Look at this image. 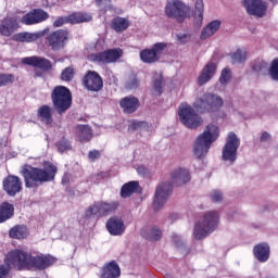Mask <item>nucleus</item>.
I'll return each instance as SVG.
<instances>
[{
  "instance_id": "31",
  "label": "nucleus",
  "mask_w": 278,
  "mask_h": 278,
  "mask_svg": "<svg viewBox=\"0 0 278 278\" xmlns=\"http://www.w3.org/2000/svg\"><path fill=\"white\" fill-rule=\"evenodd\" d=\"M129 28V20L121 16H116L111 21V29L116 31V34H123Z\"/></svg>"
},
{
  "instance_id": "38",
  "label": "nucleus",
  "mask_w": 278,
  "mask_h": 278,
  "mask_svg": "<svg viewBox=\"0 0 278 278\" xmlns=\"http://www.w3.org/2000/svg\"><path fill=\"white\" fill-rule=\"evenodd\" d=\"M231 60L232 64H242L247 62V51L238 49L235 53H232Z\"/></svg>"
},
{
  "instance_id": "25",
  "label": "nucleus",
  "mask_w": 278,
  "mask_h": 278,
  "mask_svg": "<svg viewBox=\"0 0 278 278\" xmlns=\"http://www.w3.org/2000/svg\"><path fill=\"white\" fill-rule=\"evenodd\" d=\"M101 278H118L121 277V266H118V263L116 261H111L106 263L101 268Z\"/></svg>"
},
{
  "instance_id": "36",
  "label": "nucleus",
  "mask_w": 278,
  "mask_h": 278,
  "mask_svg": "<svg viewBox=\"0 0 278 278\" xmlns=\"http://www.w3.org/2000/svg\"><path fill=\"white\" fill-rule=\"evenodd\" d=\"M72 25H77L79 23H90L92 21V15L86 13H73L67 16Z\"/></svg>"
},
{
  "instance_id": "46",
  "label": "nucleus",
  "mask_w": 278,
  "mask_h": 278,
  "mask_svg": "<svg viewBox=\"0 0 278 278\" xmlns=\"http://www.w3.org/2000/svg\"><path fill=\"white\" fill-rule=\"evenodd\" d=\"M138 86H140V80L136 76H132L126 84V88H128V90H134L138 88Z\"/></svg>"
},
{
  "instance_id": "28",
  "label": "nucleus",
  "mask_w": 278,
  "mask_h": 278,
  "mask_svg": "<svg viewBox=\"0 0 278 278\" xmlns=\"http://www.w3.org/2000/svg\"><path fill=\"white\" fill-rule=\"evenodd\" d=\"M136 192H142V188H140V182L132 180L123 185L121 197L122 199H128V197L136 194Z\"/></svg>"
},
{
  "instance_id": "30",
  "label": "nucleus",
  "mask_w": 278,
  "mask_h": 278,
  "mask_svg": "<svg viewBox=\"0 0 278 278\" xmlns=\"http://www.w3.org/2000/svg\"><path fill=\"white\" fill-rule=\"evenodd\" d=\"M220 29V21L215 20L205 26L200 35L201 40H207V38H211V36H214L216 31Z\"/></svg>"
},
{
  "instance_id": "35",
  "label": "nucleus",
  "mask_w": 278,
  "mask_h": 278,
  "mask_svg": "<svg viewBox=\"0 0 278 278\" xmlns=\"http://www.w3.org/2000/svg\"><path fill=\"white\" fill-rule=\"evenodd\" d=\"M39 38L40 36L38 34L27 31L13 35L14 42H36Z\"/></svg>"
},
{
  "instance_id": "33",
  "label": "nucleus",
  "mask_w": 278,
  "mask_h": 278,
  "mask_svg": "<svg viewBox=\"0 0 278 278\" xmlns=\"http://www.w3.org/2000/svg\"><path fill=\"white\" fill-rule=\"evenodd\" d=\"M205 12V3L203 0H197L193 11L194 25L201 27L203 25V13Z\"/></svg>"
},
{
  "instance_id": "16",
  "label": "nucleus",
  "mask_w": 278,
  "mask_h": 278,
  "mask_svg": "<svg viewBox=\"0 0 278 278\" xmlns=\"http://www.w3.org/2000/svg\"><path fill=\"white\" fill-rule=\"evenodd\" d=\"M249 16H256V18H264L268 12V3L264 0H243Z\"/></svg>"
},
{
  "instance_id": "37",
  "label": "nucleus",
  "mask_w": 278,
  "mask_h": 278,
  "mask_svg": "<svg viewBox=\"0 0 278 278\" xmlns=\"http://www.w3.org/2000/svg\"><path fill=\"white\" fill-rule=\"evenodd\" d=\"M55 147L59 153H64L65 151H71L73 149L71 141L66 139V137H62L59 141H56Z\"/></svg>"
},
{
  "instance_id": "18",
  "label": "nucleus",
  "mask_w": 278,
  "mask_h": 278,
  "mask_svg": "<svg viewBox=\"0 0 278 278\" xmlns=\"http://www.w3.org/2000/svg\"><path fill=\"white\" fill-rule=\"evenodd\" d=\"M3 190L9 197H16L23 190V181L18 176L9 175L3 179Z\"/></svg>"
},
{
  "instance_id": "14",
  "label": "nucleus",
  "mask_w": 278,
  "mask_h": 278,
  "mask_svg": "<svg viewBox=\"0 0 278 278\" xmlns=\"http://www.w3.org/2000/svg\"><path fill=\"white\" fill-rule=\"evenodd\" d=\"M67 40L68 30L65 29L54 30L46 37V42L52 51H60V49H64Z\"/></svg>"
},
{
  "instance_id": "2",
  "label": "nucleus",
  "mask_w": 278,
  "mask_h": 278,
  "mask_svg": "<svg viewBox=\"0 0 278 278\" xmlns=\"http://www.w3.org/2000/svg\"><path fill=\"white\" fill-rule=\"evenodd\" d=\"M24 184L27 188H40L42 184L55 181L58 175V166L49 161L43 162V167H34L24 165L22 169Z\"/></svg>"
},
{
  "instance_id": "53",
  "label": "nucleus",
  "mask_w": 278,
  "mask_h": 278,
  "mask_svg": "<svg viewBox=\"0 0 278 278\" xmlns=\"http://www.w3.org/2000/svg\"><path fill=\"white\" fill-rule=\"evenodd\" d=\"M142 125H144V122H138V121L131 122L132 129H139V127H142Z\"/></svg>"
},
{
  "instance_id": "32",
  "label": "nucleus",
  "mask_w": 278,
  "mask_h": 278,
  "mask_svg": "<svg viewBox=\"0 0 278 278\" xmlns=\"http://www.w3.org/2000/svg\"><path fill=\"white\" fill-rule=\"evenodd\" d=\"M14 216V204L2 202L0 204V224L10 220Z\"/></svg>"
},
{
  "instance_id": "44",
  "label": "nucleus",
  "mask_w": 278,
  "mask_h": 278,
  "mask_svg": "<svg viewBox=\"0 0 278 278\" xmlns=\"http://www.w3.org/2000/svg\"><path fill=\"white\" fill-rule=\"evenodd\" d=\"M269 75L271 79H275L276 81H278V59H275L271 62V66L269 68Z\"/></svg>"
},
{
  "instance_id": "42",
  "label": "nucleus",
  "mask_w": 278,
  "mask_h": 278,
  "mask_svg": "<svg viewBox=\"0 0 278 278\" xmlns=\"http://www.w3.org/2000/svg\"><path fill=\"white\" fill-rule=\"evenodd\" d=\"M231 81V70L229 67H225L222 71L220 77H219V83L225 86Z\"/></svg>"
},
{
  "instance_id": "41",
  "label": "nucleus",
  "mask_w": 278,
  "mask_h": 278,
  "mask_svg": "<svg viewBox=\"0 0 278 278\" xmlns=\"http://www.w3.org/2000/svg\"><path fill=\"white\" fill-rule=\"evenodd\" d=\"M153 91L156 97H161V94L164 92V78L159 77L153 81Z\"/></svg>"
},
{
  "instance_id": "8",
  "label": "nucleus",
  "mask_w": 278,
  "mask_h": 278,
  "mask_svg": "<svg viewBox=\"0 0 278 278\" xmlns=\"http://www.w3.org/2000/svg\"><path fill=\"white\" fill-rule=\"evenodd\" d=\"M118 202H105L100 201L91 204L85 212V218H92V216H97L98 218H103L105 216H110V214H114L118 210Z\"/></svg>"
},
{
  "instance_id": "7",
  "label": "nucleus",
  "mask_w": 278,
  "mask_h": 278,
  "mask_svg": "<svg viewBox=\"0 0 278 278\" xmlns=\"http://www.w3.org/2000/svg\"><path fill=\"white\" fill-rule=\"evenodd\" d=\"M29 260H31V253L15 249L7 253L4 264L10 266L13 270H29Z\"/></svg>"
},
{
  "instance_id": "39",
  "label": "nucleus",
  "mask_w": 278,
  "mask_h": 278,
  "mask_svg": "<svg viewBox=\"0 0 278 278\" xmlns=\"http://www.w3.org/2000/svg\"><path fill=\"white\" fill-rule=\"evenodd\" d=\"M75 78V67L73 66H68L65 67L60 76V79L62 81H73V79Z\"/></svg>"
},
{
  "instance_id": "11",
  "label": "nucleus",
  "mask_w": 278,
  "mask_h": 278,
  "mask_svg": "<svg viewBox=\"0 0 278 278\" xmlns=\"http://www.w3.org/2000/svg\"><path fill=\"white\" fill-rule=\"evenodd\" d=\"M240 147V139L236 136V132L228 135L226 144L223 148V160L224 162H230L233 164L238 160V148Z\"/></svg>"
},
{
  "instance_id": "55",
  "label": "nucleus",
  "mask_w": 278,
  "mask_h": 278,
  "mask_svg": "<svg viewBox=\"0 0 278 278\" xmlns=\"http://www.w3.org/2000/svg\"><path fill=\"white\" fill-rule=\"evenodd\" d=\"M137 172H138L139 174L146 175V174H147V168H146L144 166H139V167L137 168Z\"/></svg>"
},
{
  "instance_id": "22",
  "label": "nucleus",
  "mask_w": 278,
  "mask_h": 278,
  "mask_svg": "<svg viewBox=\"0 0 278 278\" xmlns=\"http://www.w3.org/2000/svg\"><path fill=\"white\" fill-rule=\"evenodd\" d=\"M106 230L111 236H123L125 233V222L118 216H112L106 222Z\"/></svg>"
},
{
  "instance_id": "4",
  "label": "nucleus",
  "mask_w": 278,
  "mask_h": 278,
  "mask_svg": "<svg viewBox=\"0 0 278 278\" xmlns=\"http://www.w3.org/2000/svg\"><path fill=\"white\" fill-rule=\"evenodd\" d=\"M223 105H225L223 98L216 93L210 92H206L195 99L193 103V108L197 112H200V114H214L218 112Z\"/></svg>"
},
{
  "instance_id": "51",
  "label": "nucleus",
  "mask_w": 278,
  "mask_h": 278,
  "mask_svg": "<svg viewBox=\"0 0 278 278\" xmlns=\"http://www.w3.org/2000/svg\"><path fill=\"white\" fill-rule=\"evenodd\" d=\"M190 38V35L188 34H179L177 35V40L180 42V45H186V39Z\"/></svg>"
},
{
  "instance_id": "17",
  "label": "nucleus",
  "mask_w": 278,
  "mask_h": 278,
  "mask_svg": "<svg viewBox=\"0 0 278 278\" xmlns=\"http://www.w3.org/2000/svg\"><path fill=\"white\" fill-rule=\"evenodd\" d=\"M58 262V258L47 254V255H31L30 260L28 261V270H47L49 266H53Z\"/></svg>"
},
{
  "instance_id": "21",
  "label": "nucleus",
  "mask_w": 278,
  "mask_h": 278,
  "mask_svg": "<svg viewBox=\"0 0 278 278\" xmlns=\"http://www.w3.org/2000/svg\"><path fill=\"white\" fill-rule=\"evenodd\" d=\"M124 114H135L140 109V99L135 96L124 97L119 101Z\"/></svg>"
},
{
  "instance_id": "23",
  "label": "nucleus",
  "mask_w": 278,
  "mask_h": 278,
  "mask_svg": "<svg viewBox=\"0 0 278 278\" xmlns=\"http://www.w3.org/2000/svg\"><path fill=\"white\" fill-rule=\"evenodd\" d=\"M20 27L18 17H5L0 24V34L4 36V38H10L14 31H16Z\"/></svg>"
},
{
  "instance_id": "10",
  "label": "nucleus",
  "mask_w": 278,
  "mask_h": 278,
  "mask_svg": "<svg viewBox=\"0 0 278 278\" xmlns=\"http://www.w3.org/2000/svg\"><path fill=\"white\" fill-rule=\"evenodd\" d=\"M168 48L166 42H156L152 48H146L140 51L139 58L143 64H155L162 60L164 51Z\"/></svg>"
},
{
  "instance_id": "6",
  "label": "nucleus",
  "mask_w": 278,
  "mask_h": 278,
  "mask_svg": "<svg viewBox=\"0 0 278 278\" xmlns=\"http://www.w3.org/2000/svg\"><path fill=\"white\" fill-rule=\"evenodd\" d=\"M51 101L58 114H65L73 105V93L68 87L55 86L51 92Z\"/></svg>"
},
{
  "instance_id": "26",
  "label": "nucleus",
  "mask_w": 278,
  "mask_h": 278,
  "mask_svg": "<svg viewBox=\"0 0 278 278\" xmlns=\"http://www.w3.org/2000/svg\"><path fill=\"white\" fill-rule=\"evenodd\" d=\"M216 71H217V66H216V63H207L199 78H198V84L199 86H205V84H207V81H210V79H212V77H214V75H216Z\"/></svg>"
},
{
  "instance_id": "13",
  "label": "nucleus",
  "mask_w": 278,
  "mask_h": 278,
  "mask_svg": "<svg viewBox=\"0 0 278 278\" xmlns=\"http://www.w3.org/2000/svg\"><path fill=\"white\" fill-rule=\"evenodd\" d=\"M188 12H190V7H187L179 0H174L173 3H168L165 8L168 18H176L177 23H184L186 16H188Z\"/></svg>"
},
{
  "instance_id": "54",
  "label": "nucleus",
  "mask_w": 278,
  "mask_h": 278,
  "mask_svg": "<svg viewBox=\"0 0 278 278\" xmlns=\"http://www.w3.org/2000/svg\"><path fill=\"white\" fill-rule=\"evenodd\" d=\"M97 5H103V3H112V0H96Z\"/></svg>"
},
{
  "instance_id": "57",
  "label": "nucleus",
  "mask_w": 278,
  "mask_h": 278,
  "mask_svg": "<svg viewBox=\"0 0 278 278\" xmlns=\"http://www.w3.org/2000/svg\"><path fill=\"white\" fill-rule=\"evenodd\" d=\"M36 77H42V72H35Z\"/></svg>"
},
{
  "instance_id": "5",
  "label": "nucleus",
  "mask_w": 278,
  "mask_h": 278,
  "mask_svg": "<svg viewBox=\"0 0 278 278\" xmlns=\"http://www.w3.org/2000/svg\"><path fill=\"white\" fill-rule=\"evenodd\" d=\"M219 215L216 211H210L204 214L202 222H198L193 229V236L195 240H203L207 238L210 233L216 231L219 223Z\"/></svg>"
},
{
  "instance_id": "52",
  "label": "nucleus",
  "mask_w": 278,
  "mask_h": 278,
  "mask_svg": "<svg viewBox=\"0 0 278 278\" xmlns=\"http://www.w3.org/2000/svg\"><path fill=\"white\" fill-rule=\"evenodd\" d=\"M270 134H268V131H264L262 135H261V142H268V140H270Z\"/></svg>"
},
{
  "instance_id": "3",
  "label": "nucleus",
  "mask_w": 278,
  "mask_h": 278,
  "mask_svg": "<svg viewBox=\"0 0 278 278\" xmlns=\"http://www.w3.org/2000/svg\"><path fill=\"white\" fill-rule=\"evenodd\" d=\"M218 136H220V129L218 126L214 124L206 126L205 130L198 136L193 144V155L197 157V160H203V157L210 153L212 143L218 140Z\"/></svg>"
},
{
  "instance_id": "29",
  "label": "nucleus",
  "mask_w": 278,
  "mask_h": 278,
  "mask_svg": "<svg viewBox=\"0 0 278 278\" xmlns=\"http://www.w3.org/2000/svg\"><path fill=\"white\" fill-rule=\"evenodd\" d=\"M9 236L13 240H25L29 236V229L25 225H15L9 230Z\"/></svg>"
},
{
  "instance_id": "43",
  "label": "nucleus",
  "mask_w": 278,
  "mask_h": 278,
  "mask_svg": "<svg viewBox=\"0 0 278 278\" xmlns=\"http://www.w3.org/2000/svg\"><path fill=\"white\" fill-rule=\"evenodd\" d=\"M162 238V230L157 227H153L149 232V240L151 242H157Z\"/></svg>"
},
{
  "instance_id": "34",
  "label": "nucleus",
  "mask_w": 278,
  "mask_h": 278,
  "mask_svg": "<svg viewBox=\"0 0 278 278\" xmlns=\"http://www.w3.org/2000/svg\"><path fill=\"white\" fill-rule=\"evenodd\" d=\"M38 117L40 118L41 123L45 125H52L53 124V113L51 112V106L45 104L38 109Z\"/></svg>"
},
{
  "instance_id": "50",
  "label": "nucleus",
  "mask_w": 278,
  "mask_h": 278,
  "mask_svg": "<svg viewBox=\"0 0 278 278\" xmlns=\"http://www.w3.org/2000/svg\"><path fill=\"white\" fill-rule=\"evenodd\" d=\"M66 23H70L68 16L66 17H59L53 22V27H62V25H66Z\"/></svg>"
},
{
  "instance_id": "1",
  "label": "nucleus",
  "mask_w": 278,
  "mask_h": 278,
  "mask_svg": "<svg viewBox=\"0 0 278 278\" xmlns=\"http://www.w3.org/2000/svg\"><path fill=\"white\" fill-rule=\"evenodd\" d=\"M190 170L178 167L170 173L172 182H162L157 186L154 200H153V210L157 212L164 207L170 192H173V186H186L190 181Z\"/></svg>"
},
{
  "instance_id": "45",
  "label": "nucleus",
  "mask_w": 278,
  "mask_h": 278,
  "mask_svg": "<svg viewBox=\"0 0 278 278\" xmlns=\"http://www.w3.org/2000/svg\"><path fill=\"white\" fill-rule=\"evenodd\" d=\"M265 68H268V63H266L264 61H257V62L253 63V65H252V70L255 73H261V71H265Z\"/></svg>"
},
{
  "instance_id": "40",
  "label": "nucleus",
  "mask_w": 278,
  "mask_h": 278,
  "mask_svg": "<svg viewBox=\"0 0 278 278\" xmlns=\"http://www.w3.org/2000/svg\"><path fill=\"white\" fill-rule=\"evenodd\" d=\"M14 84V74L0 73V88Z\"/></svg>"
},
{
  "instance_id": "19",
  "label": "nucleus",
  "mask_w": 278,
  "mask_h": 278,
  "mask_svg": "<svg viewBox=\"0 0 278 278\" xmlns=\"http://www.w3.org/2000/svg\"><path fill=\"white\" fill-rule=\"evenodd\" d=\"M22 64L26 66H34V68H40L43 73L53 71V63L49 59L41 56H27L22 59Z\"/></svg>"
},
{
  "instance_id": "47",
  "label": "nucleus",
  "mask_w": 278,
  "mask_h": 278,
  "mask_svg": "<svg viewBox=\"0 0 278 278\" xmlns=\"http://www.w3.org/2000/svg\"><path fill=\"white\" fill-rule=\"evenodd\" d=\"M10 270H13L10 265L3 264L0 265V278H8V275H10Z\"/></svg>"
},
{
  "instance_id": "48",
  "label": "nucleus",
  "mask_w": 278,
  "mask_h": 278,
  "mask_svg": "<svg viewBox=\"0 0 278 278\" xmlns=\"http://www.w3.org/2000/svg\"><path fill=\"white\" fill-rule=\"evenodd\" d=\"M88 157H89L90 162H97V160L101 159V151L90 150L88 152Z\"/></svg>"
},
{
  "instance_id": "12",
  "label": "nucleus",
  "mask_w": 278,
  "mask_h": 278,
  "mask_svg": "<svg viewBox=\"0 0 278 278\" xmlns=\"http://www.w3.org/2000/svg\"><path fill=\"white\" fill-rule=\"evenodd\" d=\"M123 58V49L113 48L102 52L90 55L91 62H98V64H114Z\"/></svg>"
},
{
  "instance_id": "15",
  "label": "nucleus",
  "mask_w": 278,
  "mask_h": 278,
  "mask_svg": "<svg viewBox=\"0 0 278 278\" xmlns=\"http://www.w3.org/2000/svg\"><path fill=\"white\" fill-rule=\"evenodd\" d=\"M83 86L89 92H99L103 90V77L98 72L87 71L81 79Z\"/></svg>"
},
{
  "instance_id": "58",
  "label": "nucleus",
  "mask_w": 278,
  "mask_h": 278,
  "mask_svg": "<svg viewBox=\"0 0 278 278\" xmlns=\"http://www.w3.org/2000/svg\"><path fill=\"white\" fill-rule=\"evenodd\" d=\"M270 3H274V4H277L278 3V0H269Z\"/></svg>"
},
{
  "instance_id": "20",
  "label": "nucleus",
  "mask_w": 278,
  "mask_h": 278,
  "mask_svg": "<svg viewBox=\"0 0 278 278\" xmlns=\"http://www.w3.org/2000/svg\"><path fill=\"white\" fill-rule=\"evenodd\" d=\"M49 18V13L42 9H34L26 13L22 18L23 25H38V23H45Z\"/></svg>"
},
{
  "instance_id": "24",
  "label": "nucleus",
  "mask_w": 278,
  "mask_h": 278,
  "mask_svg": "<svg viewBox=\"0 0 278 278\" xmlns=\"http://www.w3.org/2000/svg\"><path fill=\"white\" fill-rule=\"evenodd\" d=\"M253 255L261 264L270 260V245L267 242L257 243L253 248Z\"/></svg>"
},
{
  "instance_id": "56",
  "label": "nucleus",
  "mask_w": 278,
  "mask_h": 278,
  "mask_svg": "<svg viewBox=\"0 0 278 278\" xmlns=\"http://www.w3.org/2000/svg\"><path fill=\"white\" fill-rule=\"evenodd\" d=\"M70 179H68V176H64L62 178V184H68Z\"/></svg>"
},
{
  "instance_id": "9",
  "label": "nucleus",
  "mask_w": 278,
  "mask_h": 278,
  "mask_svg": "<svg viewBox=\"0 0 278 278\" xmlns=\"http://www.w3.org/2000/svg\"><path fill=\"white\" fill-rule=\"evenodd\" d=\"M178 116L180 123L185 125L188 129H197L203 125V119L189 104H180L178 108Z\"/></svg>"
},
{
  "instance_id": "27",
  "label": "nucleus",
  "mask_w": 278,
  "mask_h": 278,
  "mask_svg": "<svg viewBox=\"0 0 278 278\" xmlns=\"http://www.w3.org/2000/svg\"><path fill=\"white\" fill-rule=\"evenodd\" d=\"M75 135H76V138L78 139V142H81V144L86 142H90V140H92L94 136L92 134V127L88 125H77L75 127Z\"/></svg>"
},
{
  "instance_id": "49",
  "label": "nucleus",
  "mask_w": 278,
  "mask_h": 278,
  "mask_svg": "<svg viewBox=\"0 0 278 278\" xmlns=\"http://www.w3.org/2000/svg\"><path fill=\"white\" fill-rule=\"evenodd\" d=\"M211 201L213 203H219V201H223V193L220 191H213L211 193Z\"/></svg>"
}]
</instances>
